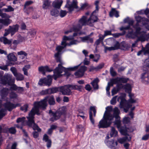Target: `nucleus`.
<instances>
[{
    "label": "nucleus",
    "instance_id": "864d4df0",
    "mask_svg": "<svg viewBox=\"0 0 149 149\" xmlns=\"http://www.w3.org/2000/svg\"><path fill=\"white\" fill-rule=\"evenodd\" d=\"M10 70L15 76L17 74V70L15 67H11Z\"/></svg>",
    "mask_w": 149,
    "mask_h": 149
},
{
    "label": "nucleus",
    "instance_id": "f3484780",
    "mask_svg": "<svg viewBox=\"0 0 149 149\" xmlns=\"http://www.w3.org/2000/svg\"><path fill=\"white\" fill-rule=\"evenodd\" d=\"M68 10L69 12H71L74 9H77L78 8L77 5V2L75 0H73L72 3L71 4L68 3V2H67V4L65 6Z\"/></svg>",
    "mask_w": 149,
    "mask_h": 149
},
{
    "label": "nucleus",
    "instance_id": "423d86ee",
    "mask_svg": "<svg viewBox=\"0 0 149 149\" xmlns=\"http://www.w3.org/2000/svg\"><path fill=\"white\" fill-rule=\"evenodd\" d=\"M34 109V108H33L29 113V116L27 117L28 119L27 124L29 127H32L34 130H36L38 132H40L41 131V129L35 123L34 120V115L36 114H37Z\"/></svg>",
    "mask_w": 149,
    "mask_h": 149
},
{
    "label": "nucleus",
    "instance_id": "58836bf2",
    "mask_svg": "<svg viewBox=\"0 0 149 149\" xmlns=\"http://www.w3.org/2000/svg\"><path fill=\"white\" fill-rule=\"evenodd\" d=\"M119 77H117L115 78H113L110 79V84L111 86L114 84H116L119 82Z\"/></svg>",
    "mask_w": 149,
    "mask_h": 149
},
{
    "label": "nucleus",
    "instance_id": "39448f33",
    "mask_svg": "<svg viewBox=\"0 0 149 149\" xmlns=\"http://www.w3.org/2000/svg\"><path fill=\"white\" fill-rule=\"evenodd\" d=\"M120 100V103L119 107L120 108H123L124 109V111L127 113L130 108L132 105L130 104L129 103H134L136 102V100L132 98L129 99L128 100H127L125 98L122 97H119L117 99L118 101Z\"/></svg>",
    "mask_w": 149,
    "mask_h": 149
},
{
    "label": "nucleus",
    "instance_id": "a211bd4d",
    "mask_svg": "<svg viewBox=\"0 0 149 149\" xmlns=\"http://www.w3.org/2000/svg\"><path fill=\"white\" fill-rule=\"evenodd\" d=\"M131 131L129 130L127 131L126 134H122L125 135V136L122 138H119L118 139V141L121 144H122L127 141H130L131 139V137L129 135L127 134V132H130Z\"/></svg>",
    "mask_w": 149,
    "mask_h": 149
},
{
    "label": "nucleus",
    "instance_id": "8fccbe9b",
    "mask_svg": "<svg viewBox=\"0 0 149 149\" xmlns=\"http://www.w3.org/2000/svg\"><path fill=\"white\" fill-rule=\"evenodd\" d=\"M129 79L127 78H125L123 77H119V81L123 83H126L128 80Z\"/></svg>",
    "mask_w": 149,
    "mask_h": 149
},
{
    "label": "nucleus",
    "instance_id": "aec40b11",
    "mask_svg": "<svg viewBox=\"0 0 149 149\" xmlns=\"http://www.w3.org/2000/svg\"><path fill=\"white\" fill-rule=\"evenodd\" d=\"M104 142L111 149H115L116 147L118 145V142L117 141L115 142L113 139L111 141L105 140Z\"/></svg>",
    "mask_w": 149,
    "mask_h": 149
},
{
    "label": "nucleus",
    "instance_id": "b1692460",
    "mask_svg": "<svg viewBox=\"0 0 149 149\" xmlns=\"http://www.w3.org/2000/svg\"><path fill=\"white\" fill-rule=\"evenodd\" d=\"M131 45L127 43H126L124 41H123L120 43V49L123 50H128L130 47Z\"/></svg>",
    "mask_w": 149,
    "mask_h": 149
},
{
    "label": "nucleus",
    "instance_id": "4c0bfd02",
    "mask_svg": "<svg viewBox=\"0 0 149 149\" xmlns=\"http://www.w3.org/2000/svg\"><path fill=\"white\" fill-rule=\"evenodd\" d=\"M50 13L52 16L56 17L59 14V12L57 9L54 8L51 11Z\"/></svg>",
    "mask_w": 149,
    "mask_h": 149
},
{
    "label": "nucleus",
    "instance_id": "412c9836",
    "mask_svg": "<svg viewBox=\"0 0 149 149\" xmlns=\"http://www.w3.org/2000/svg\"><path fill=\"white\" fill-rule=\"evenodd\" d=\"M10 89L12 90L17 91V93L20 94L22 93L24 91L23 87L17 86L14 84L11 85L10 87Z\"/></svg>",
    "mask_w": 149,
    "mask_h": 149
},
{
    "label": "nucleus",
    "instance_id": "c9c22d12",
    "mask_svg": "<svg viewBox=\"0 0 149 149\" xmlns=\"http://www.w3.org/2000/svg\"><path fill=\"white\" fill-rule=\"evenodd\" d=\"M118 134L117 131L115 130V128L113 127H111V131L110 132V136L111 137H115Z\"/></svg>",
    "mask_w": 149,
    "mask_h": 149
},
{
    "label": "nucleus",
    "instance_id": "69168bd1",
    "mask_svg": "<svg viewBox=\"0 0 149 149\" xmlns=\"http://www.w3.org/2000/svg\"><path fill=\"white\" fill-rule=\"evenodd\" d=\"M144 65L146 66L149 68V58L146 59L144 62Z\"/></svg>",
    "mask_w": 149,
    "mask_h": 149
},
{
    "label": "nucleus",
    "instance_id": "ea45409f",
    "mask_svg": "<svg viewBox=\"0 0 149 149\" xmlns=\"http://www.w3.org/2000/svg\"><path fill=\"white\" fill-rule=\"evenodd\" d=\"M15 77L17 81H22L24 79L23 75L20 73H17Z\"/></svg>",
    "mask_w": 149,
    "mask_h": 149
},
{
    "label": "nucleus",
    "instance_id": "9b49d317",
    "mask_svg": "<svg viewBox=\"0 0 149 149\" xmlns=\"http://www.w3.org/2000/svg\"><path fill=\"white\" fill-rule=\"evenodd\" d=\"M70 84L60 86V92L64 95H69L72 94Z\"/></svg>",
    "mask_w": 149,
    "mask_h": 149
},
{
    "label": "nucleus",
    "instance_id": "7c9ffc66",
    "mask_svg": "<svg viewBox=\"0 0 149 149\" xmlns=\"http://www.w3.org/2000/svg\"><path fill=\"white\" fill-rule=\"evenodd\" d=\"M134 21L133 20H130L128 22V25L126 27L122 26L121 27L120 29L121 31H123L124 30H127L130 28V26H132L134 23Z\"/></svg>",
    "mask_w": 149,
    "mask_h": 149
},
{
    "label": "nucleus",
    "instance_id": "f03ea898",
    "mask_svg": "<svg viewBox=\"0 0 149 149\" xmlns=\"http://www.w3.org/2000/svg\"><path fill=\"white\" fill-rule=\"evenodd\" d=\"M99 3V1L96 0L95 1L94 4L95 6V9L93 11L90 16V17L88 20H87L86 17L84 16H83L79 20L78 24L76 25H73L69 30L65 31L64 32L65 34L68 35L73 31L74 32L72 35H70L69 36H64L63 37H74L79 36L82 34V33L81 31L82 26L87 25L90 26H92L94 22L97 21L98 18L97 16L94 15L93 14L98 11Z\"/></svg>",
    "mask_w": 149,
    "mask_h": 149
},
{
    "label": "nucleus",
    "instance_id": "2eb2a0df",
    "mask_svg": "<svg viewBox=\"0 0 149 149\" xmlns=\"http://www.w3.org/2000/svg\"><path fill=\"white\" fill-rule=\"evenodd\" d=\"M96 113V110L95 107L94 106H91L90 107L89 111V119L93 125H94L95 124V120L93 118V116L94 117H95Z\"/></svg>",
    "mask_w": 149,
    "mask_h": 149
},
{
    "label": "nucleus",
    "instance_id": "3c124183",
    "mask_svg": "<svg viewBox=\"0 0 149 149\" xmlns=\"http://www.w3.org/2000/svg\"><path fill=\"white\" fill-rule=\"evenodd\" d=\"M117 97V96H116L113 97L110 101V103L111 104L115 105L116 103V100Z\"/></svg>",
    "mask_w": 149,
    "mask_h": 149
},
{
    "label": "nucleus",
    "instance_id": "cd10ccee",
    "mask_svg": "<svg viewBox=\"0 0 149 149\" xmlns=\"http://www.w3.org/2000/svg\"><path fill=\"white\" fill-rule=\"evenodd\" d=\"M99 81V79L98 78H96L91 83V84L92 85L94 89L97 90L98 89L99 86L97 83Z\"/></svg>",
    "mask_w": 149,
    "mask_h": 149
},
{
    "label": "nucleus",
    "instance_id": "bb28decb",
    "mask_svg": "<svg viewBox=\"0 0 149 149\" xmlns=\"http://www.w3.org/2000/svg\"><path fill=\"white\" fill-rule=\"evenodd\" d=\"M118 13V12L116 10L115 8H112L109 13V15L111 17H113L114 15L116 17H118L119 16Z\"/></svg>",
    "mask_w": 149,
    "mask_h": 149
},
{
    "label": "nucleus",
    "instance_id": "e433bc0d",
    "mask_svg": "<svg viewBox=\"0 0 149 149\" xmlns=\"http://www.w3.org/2000/svg\"><path fill=\"white\" fill-rule=\"evenodd\" d=\"M51 2L49 0H45L42 5L43 8L47 9L50 6Z\"/></svg>",
    "mask_w": 149,
    "mask_h": 149
},
{
    "label": "nucleus",
    "instance_id": "1a4fd4ad",
    "mask_svg": "<svg viewBox=\"0 0 149 149\" xmlns=\"http://www.w3.org/2000/svg\"><path fill=\"white\" fill-rule=\"evenodd\" d=\"M19 26L17 24L13 25L12 26H9L8 29H5L6 32L4 34V36H6L9 33H10L11 36H13L18 31Z\"/></svg>",
    "mask_w": 149,
    "mask_h": 149
},
{
    "label": "nucleus",
    "instance_id": "6e6d98bb",
    "mask_svg": "<svg viewBox=\"0 0 149 149\" xmlns=\"http://www.w3.org/2000/svg\"><path fill=\"white\" fill-rule=\"evenodd\" d=\"M68 12L65 10H61L60 13V16L61 17H64L67 14Z\"/></svg>",
    "mask_w": 149,
    "mask_h": 149
},
{
    "label": "nucleus",
    "instance_id": "20e7f679",
    "mask_svg": "<svg viewBox=\"0 0 149 149\" xmlns=\"http://www.w3.org/2000/svg\"><path fill=\"white\" fill-rule=\"evenodd\" d=\"M47 101L50 105H54L55 104V102L54 96H46L43 100L39 102H35L34 103V108L37 115H39L40 113L39 112V109H45L47 106Z\"/></svg>",
    "mask_w": 149,
    "mask_h": 149
},
{
    "label": "nucleus",
    "instance_id": "0eeeda50",
    "mask_svg": "<svg viewBox=\"0 0 149 149\" xmlns=\"http://www.w3.org/2000/svg\"><path fill=\"white\" fill-rule=\"evenodd\" d=\"M65 111L63 108H62L59 109V110L55 112H54L51 110H50L49 113L51 118H50V120L52 122H54L59 118L61 115L65 113Z\"/></svg>",
    "mask_w": 149,
    "mask_h": 149
},
{
    "label": "nucleus",
    "instance_id": "13d9d810",
    "mask_svg": "<svg viewBox=\"0 0 149 149\" xmlns=\"http://www.w3.org/2000/svg\"><path fill=\"white\" fill-rule=\"evenodd\" d=\"M40 94L42 95H45L47 94H50L49 88L45 90H42L40 92Z\"/></svg>",
    "mask_w": 149,
    "mask_h": 149
},
{
    "label": "nucleus",
    "instance_id": "338daca9",
    "mask_svg": "<svg viewBox=\"0 0 149 149\" xmlns=\"http://www.w3.org/2000/svg\"><path fill=\"white\" fill-rule=\"evenodd\" d=\"M17 54L19 55H24V56H26L27 54L25 52L21 51L17 52Z\"/></svg>",
    "mask_w": 149,
    "mask_h": 149
},
{
    "label": "nucleus",
    "instance_id": "7ed1b4c3",
    "mask_svg": "<svg viewBox=\"0 0 149 149\" xmlns=\"http://www.w3.org/2000/svg\"><path fill=\"white\" fill-rule=\"evenodd\" d=\"M103 118L100 121L98 125L99 129L105 128L109 127L114 117L117 119L120 118L119 116L120 111L117 107H115L113 109V115L111 113V112L113 111L112 106H107Z\"/></svg>",
    "mask_w": 149,
    "mask_h": 149
},
{
    "label": "nucleus",
    "instance_id": "dca6fc26",
    "mask_svg": "<svg viewBox=\"0 0 149 149\" xmlns=\"http://www.w3.org/2000/svg\"><path fill=\"white\" fill-rule=\"evenodd\" d=\"M87 67L83 65L81 66L79 70L74 74L77 77H80L83 76L84 74V72L87 69Z\"/></svg>",
    "mask_w": 149,
    "mask_h": 149
},
{
    "label": "nucleus",
    "instance_id": "0e129e2a",
    "mask_svg": "<svg viewBox=\"0 0 149 149\" xmlns=\"http://www.w3.org/2000/svg\"><path fill=\"white\" fill-rule=\"evenodd\" d=\"M143 18L141 16H138L136 17V19L137 22V24L143 20Z\"/></svg>",
    "mask_w": 149,
    "mask_h": 149
},
{
    "label": "nucleus",
    "instance_id": "4d7b16f0",
    "mask_svg": "<svg viewBox=\"0 0 149 149\" xmlns=\"http://www.w3.org/2000/svg\"><path fill=\"white\" fill-rule=\"evenodd\" d=\"M120 44L118 42L116 41L113 47L115 50H117L118 49H120Z\"/></svg>",
    "mask_w": 149,
    "mask_h": 149
},
{
    "label": "nucleus",
    "instance_id": "a18cd8bd",
    "mask_svg": "<svg viewBox=\"0 0 149 149\" xmlns=\"http://www.w3.org/2000/svg\"><path fill=\"white\" fill-rule=\"evenodd\" d=\"M0 16L2 18H4L5 19H6L8 18H9L10 17V16L6 13H3L1 11V10L0 9Z\"/></svg>",
    "mask_w": 149,
    "mask_h": 149
},
{
    "label": "nucleus",
    "instance_id": "774afa93",
    "mask_svg": "<svg viewBox=\"0 0 149 149\" xmlns=\"http://www.w3.org/2000/svg\"><path fill=\"white\" fill-rule=\"evenodd\" d=\"M149 138V134H146L144 135L142 138V140H143L146 141Z\"/></svg>",
    "mask_w": 149,
    "mask_h": 149
},
{
    "label": "nucleus",
    "instance_id": "6e6552de",
    "mask_svg": "<svg viewBox=\"0 0 149 149\" xmlns=\"http://www.w3.org/2000/svg\"><path fill=\"white\" fill-rule=\"evenodd\" d=\"M1 83L6 85L8 84L11 86L14 84L15 81L12 79V76L8 74H5L1 79Z\"/></svg>",
    "mask_w": 149,
    "mask_h": 149
},
{
    "label": "nucleus",
    "instance_id": "680f3d73",
    "mask_svg": "<svg viewBox=\"0 0 149 149\" xmlns=\"http://www.w3.org/2000/svg\"><path fill=\"white\" fill-rule=\"evenodd\" d=\"M130 122L129 118L127 117H125L123 120V122L124 124H127Z\"/></svg>",
    "mask_w": 149,
    "mask_h": 149
},
{
    "label": "nucleus",
    "instance_id": "bf43d9fd",
    "mask_svg": "<svg viewBox=\"0 0 149 149\" xmlns=\"http://www.w3.org/2000/svg\"><path fill=\"white\" fill-rule=\"evenodd\" d=\"M90 59H88L86 57L83 61L84 64V65H88L90 63Z\"/></svg>",
    "mask_w": 149,
    "mask_h": 149
},
{
    "label": "nucleus",
    "instance_id": "79ce46f5",
    "mask_svg": "<svg viewBox=\"0 0 149 149\" xmlns=\"http://www.w3.org/2000/svg\"><path fill=\"white\" fill-rule=\"evenodd\" d=\"M6 110L5 109H1L0 110V119L2 118L6 114Z\"/></svg>",
    "mask_w": 149,
    "mask_h": 149
},
{
    "label": "nucleus",
    "instance_id": "5fc2aeb1",
    "mask_svg": "<svg viewBox=\"0 0 149 149\" xmlns=\"http://www.w3.org/2000/svg\"><path fill=\"white\" fill-rule=\"evenodd\" d=\"M110 71L111 74L112 76L114 77L116 75V73L114 70L113 67H111L110 68Z\"/></svg>",
    "mask_w": 149,
    "mask_h": 149
},
{
    "label": "nucleus",
    "instance_id": "a19ab883",
    "mask_svg": "<svg viewBox=\"0 0 149 149\" xmlns=\"http://www.w3.org/2000/svg\"><path fill=\"white\" fill-rule=\"evenodd\" d=\"M25 119L26 118L24 117H23L21 118H18L17 119L16 122L18 123H21L22 125H23Z\"/></svg>",
    "mask_w": 149,
    "mask_h": 149
},
{
    "label": "nucleus",
    "instance_id": "603ef678",
    "mask_svg": "<svg viewBox=\"0 0 149 149\" xmlns=\"http://www.w3.org/2000/svg\"><path fill=\"white\" fill-rule=\"evenodd\" d=\"M89 5L87 3H85L82 4L80 8V10H83L85 8H87L89 7Z\"/></svg>",
    "mask_w": 149,
    "mask_h": 149
},
{
    "label": "nucleus",
    "instance_id": "4468645a",
    "mask_svg": "<svg viewBox=\"0 0 149 149\" xmlns=\"http://www.w3.org/2000/svg\"><path fill=\"white\" fill-rule=\"evenodd\" d=\"M20 105L19 104H15L11 103L10 102H7L3 104L5 109L10 111H11L13 109L16 108L17 107L20 106Z\"/></svg>",
    "mask_w": 149,
    "mask_h": 149
},
{
    "label": "nucleus",
    "instance_id": "de8ad7c7",
    "mask_svg": "<svg viewBox=\"0 0 149 149\" xmlns=\"http://www.w3.org/2000/svg\"><path fill=\"white\" fill-rule=\"evenodd\" d=\"M28 107V105L27 104H25L20 107V109L24 112H26L27 111Z\"/></svg>",
    "mask_w": 149,
    "mask_h": 149
},
{
    "label": "nucleus",
    "instance_id": "72a5a7b5",
    "mask_svg": "<svg viewBox=\"0 0 149 149\" xmlns=\"http://www.w3.org/2000/svg\"><path fill=\"white\" fill-rule=\"evenodd\" d=\"M63 1H61L60 2L58 1H54V2L53 3L52 5L54 7L58 8H59L62 3Z\"/></svg>",
    "mask_w": 149,
    "mask_h": 149
},
{
    "label": "nucleus",
    "instance_id": "09e8293b",
    "mask_svg": "<svg viewBox=\"0 0 149 149\" xmlns=\"http://www.w3.org/2000/svg\"><path fill=\"white\" fill-rule=\"evenodd\" d=\"M125 31H123L122 33H116L112 34V35L114 37H118L120 36H122L125 34Z\"/></svg>",
    "mask_w": 149,
    "mask_h": 149
},
{
    "label": "nucleus",
    "instance_id": "5701e85b",
    "mask_svg": "<svg viewBox=\"0 0 149 149\" xmlns=\"http://www.w3.org/2000/svg\"><path fill=\"white\" fill-rule=\"evenodd\" d=\"M38 70L39 71L42 72L43 74H45V71L51 72L53 70L52 69L49 68L47 66L40 67L38 68Z\"/></svg>",
    "mask_w": 149,
    "mask_h": 149
},
{
    "label": "nucleus",
    "instance_id": "49530a36",
    "mask_svg": "<svg viewBox=\"0 0 149 149\" xmlns=\"http://www.w3.org/2000/svg\"><path fill=\"white\" fill-rule=\"evenodd\" d=\"M17 97V95L13 92H11L10 94V97L11 99H16Z\"/></svg>",
    "mask_w": 149,
    "mask_h": 149
},
{
    "label": "nucleus",
    "instance_id": "c03bdc74",
    "mask_svg": "<svg viewBox=\"0 0 149 149\" xmlns=\"http://www.w3.org/2000/svg\"><path fill=\"white\" fill-rule=\"evenodd\" d=\"M125 91L126 92H130L131 90V86L129 84H127L125 86Z\"/></svg>",
    "mask_w": 149,
    "mask_h": 149
},
{
    "label": "nucleus",
    "instance_id": "37998d69",
    "mask_svg": "<svg viewBox=\"0 0 149 149\" xmlns=\"http://www.w3.org/2000/svg\"><path fill=\"white\" fill-rule=\"evenodd\" d=\"M7 8H5L3 10L6 12H9L13 11L14 10V9L10 6H7Z\"/></svg>",
    "mask_w": 149,
    "mask_h": 149
},
{
    "label": "nucleus",
    "instance_id": "2f4dec72",
    "mask_svg": "<svg viewBox=\"0 0 149 149\" xmlns=\"http://www.w3.org/2000/svg\"><path fill=\"white\" fill-rule=\"evenodd\" d=\"M60 87H55L52 88H49V91L50 94L54 93L57 92H60Z\"/></svg>",
    "mask_w": 149,
    "mask_h": 149
},
{
    "label": "nucleus",
    "instance_id": "f8f14e48",
    "mask_svg": "<svg viewBox=\"0 0 149 149\" xmlns=\"http://www.w3.org/2000/svg\"><path fill=\"white\" fill-rule=\"evenodd\" d=\"M143 73L141 74V79L142 82L145 84L149 83V72L148 70L143 69Z\"/></svg>",
    "mask_w": 149,
    "mask_h": 149
},
{
    "label": "nucleus",
    "instance_id": "052dcab7",
    "mask_svg": "<svg viewBox=\"0 0 149 149\" xmlns=\"http://www.w3.org/2000/svg\"><path fill=\"white\" fill-rule=\"evenodd\" d=\"M8 65H4L0 66V69L1 70H5V71H8Z\"/></svg>",
    "mask_w": 149,
    "mask_h": 149
},
{
    "label": "nucleus",
    "instance_id": "c756f323",
    "mask_svg": "<svg viewBox=\"0 0 149 149\" xmlns=\"http://www.w3.org/2000/svg\"><path fill=\"white\" fill-rule=\"evenodd\" d=\"M0 41L3 42L5 44L10 45L12 43V40H8L7 38H0Z\"/></svg>",
    "mask_w": 149,
    "mask_h": 149
},
{
    "label": "nucleus",
    "instance_id": "f257e3e1",
    "mask_svg": "<svg viewBox=\"0 0 149 149\" xmlns=\"http://www.w3.org/2000/svg\"><path fill=\"white\" fill-rule=\"evenodd\" d=\"M74 38H63L61 43V45L63 46H58L56 48L57 52L54 54V57L56 62H59L60 63L58 64V67L53 70V78L55 80L63 75L66 76L67 79L68 78L71 74L70 71L76 70L77 69L80 65L68 68H65L62 65L64 63L62 61L61 56L62 50L67 45L70 46L76 45L81 41L88 43H92L93 42V38H77V40L72 39Z\"/></svg>",
    "mask_w": 149,
    "mask_h": 149
},
{
    "label": "nucleus",
    "instance_id": "c85d7f7f",
    "mask_svg": "<svg viewBox=\"0 0 149 149\" xmlns=\"http://www.w3.org/2000/svg\"><path fill=\"white\" fill-rule=\"evenodd\" d=\"M142 54H143L145 55H148L149 57V49L146 50L141 49L138 52L137 55L140 56Z\"/></svg>",
    "mask_w": 149,
    "mask_h": 149
},
{
    "label": "nucleus",
    "instance_id": "4be33fe9",
    "mask_svg": "<svg viewBox=\"0 0 149 149\" xmlns=\"http://www.w3.org/2000/svg\"><path fill=\"white\" fill-rule=\"evenodd\" d=\"M8 92L9 90L6 88H3L1 90L0 95L2 99H6V97L8 94Z\"/></svg>",
    "mask_w": 149,
    "mask_h": 149
},
{
    "label": "nucleus",
    "instance_id": "6ab92c4d",
    "mask_svg": "<svg viewBox=\"0 0 149 149\" xmlns=\"http://www.w3.org/2000/svg\"><path fill=\"white\" fill-rule=\"evenodd\" d=\"M8 61V65L11 66L14 65V63L12 62H15L17 60V58L15 56L13 53H11L9 54L7 56Z\"/></svg>",
    "mask_w": 149,
    "mask_h": 149
},
{
    "label": "nucleus",
    "instance_id": "e2e57ef3",
    "mask_svg": "<svg viewBox=\"0 0 149 149\" xmlns=\"http://www.w3.org/2000/svg\"><path fill=\"white\" fill-rule=\"evenodd\" d=\"M104 38H99V39L97 40L95 42V44L98 45L103 40Z\"/></svg>",
    "mask_w": 149,
    "mask_h": 149
},
{
    "label": "nucleus",
    "instance_id": "ddd939ff",
    "mask_svg": "<svg viewBox=\"0 0 149 149\" xmlns=\"http://www.w3.org/2000/svg\"><path fill=\"white\" fill-rule=\"evenodd\" d=\"M52 79L51 78H44L40 79L38 84L41 86H49L51 85L52 82Z\"/></svg>",
    "mask_w": 149,
    "mask_h": 149
},
{
    "label": "nucleus",
    "instance_id": "a878e982",
    "mask_svg": "<svg viewBox=\"0 0 149 149\" xmlns=\"http://www.w3.org/2000/svg\"><path fill=\"white\" fill-rule=\"evenodd\" d=\"M11 20H10L9 18L5 19H0V24H1L3 25L8 26L11 23Z\"/></svg>",
    "mask_w": 149,
    "mask_h": 149
},
{
    "label": "nucleus",
    "instance_id": "473e14b6",
    "mask_svg": "<svg viewBox=\"0 0 149 149\" xmlns=\"http://www.w3.org/2000/svg\"><path fill=\"white\" fill-rule=\"evenodd\" d=\"M5 129L6 132H8L11 134H15L16 132V130L15 127H12L10 128H6Z\"/></svg>",
    "mask_w": 149,
    "mask_h": 149
},
{
    "label": "nucleus",
    "instance_id": "393cba45",
    "mask_svg": "<svg viewBox=\"0 0 149 149\" xmlns=\"http://www.w3.org/2000/svg\"><path fill=\"white\" fill-rule=\"evenodd\" d=\"M71 90H76L80 91H82V89H84V87L82 85H77L70 84Z\"/></svg>",
    "mask_w": 149,
    "mask_h": 149
},
{
    "label": "nucleus",
    "instance_id": "9d476101",
    "mask_svg": "<svg viewBox=\"0 0 149 149\" xmlns=\"http://www.w3.org/2000/svg\"><path fill=\"white\" fill-rule=\"evenodd\" d=\"M114 124L116 125L117 128L121 134H126L127 131L129 130V128H127L125 125L123 126H121V122L120 120H116L114 123Z\"/></svg>",
    "mask_w": 149,
    "mask_h": 149
},
{
    "label": "nucleus",
    "instance_id": "f704fd0d",
    "mask_svg": "<svg viewBox=\"0 0 149 149\" xmlns=\"http://www.w3.org/2000/svg\"><path fill=\"white\" fill-rule=\"evenodd\" d=\"M26 38H18L17 40H14L13 43L14 45H17L20 43L23 42L25 40Z\"/></svg>",
    "mask_w": 149,
    "mask_h": 149
}]
</instances>
